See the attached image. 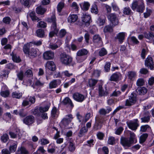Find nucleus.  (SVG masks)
<instances>
[{
  "instance_id": "obj_1",
  "label": "nucleus",
  "mask_w": 154,
  "mask_h": 154,
  "mask_svg": "<svg viewBox=\"0 0 154 154\" xmlns=\"http://www.w3.org/2000/svg\"><path fill=\"white\" fill-rule=\"evenodd\" d=\"M131 7L133 11L136 10L137 12L143 13L145 9L144 1L143 0H134Z\"/></svg>"
},
{
  "instance_id": "obj_2",
  "label": "nucleus",
  "mask_w": 154,
  "mask_h": 154,
  "mask_svg": "<svg viewBox=\"0 0 154 154\" xmlns=\"http://www.w3.org/2000/svg\"><path fill=\"white\" fill-rule=\"evenodd\" d=\"M60 61L62 64L66 66H69L72 63V58L66 54H62L60 55Z\"/></svg>"
},
{
  "instance_id": "obj_3",
  "label": "nucleus",
  "mask_w": 154,
  "mask_h": 154,
  "mask_svg": "<svg viewBox=\"0 0 154 154\" xmlns=\"http://www.w3.org/2000/svg\"><path fill=\"white\" fill-rule=\"evenodd\" d=\"M137 100V95L134 93H132L129 96L128 99L126 100L125 105L126 106H131L135 104Z\"/></svg>"
},
{
  "instance_id": "obj_4",
  "label": "nucleus",
  "mask_w": 154,
  "mask_h": 154,
  "mask_svg": "<svg viewBox=\"0 0 154 154\" xmlns=\"http://www.w3.org/2000/svg\"><path fill=\"white\" fill-rule=\"evenodd\" d=\"M107 18L113 27L118 24L119 19L116 14L114 13H110L108 15Z\"/></svg>"
},
{
  "instance_id": "obj_5",
  "label": "nucleus",
  "mask_w": 154,
  "mask_h": 154,
  "mask_svg": "<svg viewBox=\"0 0 154 154\" xmlns=\"http://www.w3.org/2000/svg\"><path fill=\"white\" fill-rule=\"evenodd\" d=\"M120 142L121 144L125 148L131 146L134 143L128 138L122 137L120 138Z\"/></svg>"
},
{
  "instance_id": "obj_6",
  "label": "nucleus",
  "mask_w": 154,
  "mask_h": 154,
  "mask_svg": "<svg viewBox=\"0 0 154 154\" xmlns=\"http://www.w3.org/2000/svg\"><path fill=\"white\" fill-rule=\"evenodd\" d=\"M139 122L137 119H135L133 121H130L127 123V125L129 128L133 131H136L139 126Z\"/></svg>"
},
{
  "instance_id": "obj_7",
  "label": "nucleus",
  "mask_w": 154,
  "mask_h": 154,
  "mask_svg": "<svg viewBox=\"0 0 154 154\" xmlns=\"http://www.w3.org/2000/svg\"><path fill=\"white\" fill-rule=\"evenodd\" d=\"M72 97L75 100L79 102H82L85 98L83 95L78 92L73 94Z\"/></svg>"
},
{
  "instance_id": "obj_8",
  "label": "nucleus",
  "mask_w": 154,
  "mask_h": 154,
  "mask_svg": "<svg viewBox=\"0 0 154 154\" xmlns=\"http://www.w3.org/2000/svg\"><path fill=\"white\" fill-rule=\"evenodd\" d=\"M43 57L46 60L52 59L54 57V53L51 51H47L43 53Z\"/></svg>"
},
{
  "instance_id": "obj_9",
  "label": "nucleus",
  "mask_w": 154,
  "mask_h": 154,
  "mask_svg": "<svg viewBox=\"0 0 154 154\" xmlns=\"http://www.w3.org/2000/svg\"><path fill=\"white\" fill-rule=\"evenodd\" d=\"M23 121L26 125H30L34 122V117L31 115L28 116L23 119Z\"/></svg>"
},
{
  "instance_id": "obj_10",
  "label": "nucleus",
  "mask_w": 154,
  "mask_h": 154,
  "mask_svg": "<svg viewBox=\"0 0 154 154\" xmlns=\"http://www.w3.org/2000/svg\"><path fill=\"white\" fill-rule=\"evenodd\" d=\"M151 115L148 111H145L143 114V117L141 118V122L148 123L150 120Z\"/></svg>"
},
{
  "instance_id": "obj_11",
  "label": "nucleus",
  "mask_w": 154,
  "mask_h": 154,
  "mask_svg": "<svg viewBox=\"0 0 154 154\" xmlns=\"http://www.w3.org/2000/svg\"><path fill=\"white\" fill-rule=\"evenodd\" d=\"M9 134L11 137L12 138H15L18 137L19 139H20L22 136V134L20 132V130L18 129H16L15 133L10 131Z\"/></svg>"
},
{
  "instance_id": "obj_12",
  "label": "nucleus",
  "mask_w": 154,
  "mask_h": 154,
  "mask_svg": "<svg viewBox=\"0 0 154 154\" xmlns=\"http://www.w3.org/2000/svg\"><path fill=\"white\" fill-rule=\"evenodd\" d=\"M146 66L149 67L151 70L154 68V64L152 58L149 56H148L146 59L145 63Z\"/></svg>"
},
{
  "instance_id": "obj_13",
  "label": "nucleus",
  "mask_w": 154,
  "mask_h": 154,
  "mask_svg": "<svg viewBox=\"0 0 154 154\" xmlns=\"http://www.w3.org/2000/svg\"><path fill=\"white\" fill-rule=\"evenodd\" d=\"M93 41L96 45L99 46L101 45L102 43L101 38L98 35H95L93 36Z\"/></svg>"
},
{
  "instance_id": "obj_14",
  "label": "nucleus",
  "mask_w": 154,
  "mask_h": 154,
  "mask_svg": "<svg viewBox=\"0 0 154 154\" xmlns=\"http://www.w3.org/2000/svg\"><path fill=\"white\" fill-rule=\"evenodd\" d=\"M45 68L51 71H54L56 69L55 64L53 61H48L45 65Z\"/></svg>"
},
{
  "instance_id": "obj_15",
  "label": "nucleus",
  "mask_w": 154,
  "mask_h": 154,
  "mask_svg": "<svg viewBox=\"0 0 154 154\" xmlns=\"http://www.w3.org/2000/svg\"><path fill=\"white\" fill-rule=\"evenodd\" d=\"M122 77V75L119 72H116L113 74L110 77L109 80L111 81L117 82Z\"/></svg>"
},
{
  "instance_id": "obj_16",
  "label": "nucleus",
  "mask_w": 154,
  "mask_h": 154,
  "mask_svg": "<svg viewBox=\"0 0 154 154\" xmlns=\"http://www.w3.org/2000/svg\"><path fill=\"white\" fill-rule=\"evenodd\" d=\"M98 91L99 95L100 97L106 96L108 94L107 89L103 88L101 85L99 86Z\"/></svg>"
},
{
  "instance_id": "obj_17",
  "label": "nucleus",
  "mask_w": 154,
  "mask_h": 154,
  "mask_svg": "<svg viewBox=\"0 0 154 154\" xmlns=\"http://www.w3.org/2000/svg\"><path fill=\"white\" fill-rule=\"evenodd\" d=\"M72 118V114L67 115L66 116V117L63 119L62 121V122L65 125H66L71 122Z\"/></svg>"
},
{
  "instance_id": "obj_18",
  "label": "nucleus",
  "mask_w": 154,
  "mask_h": 154,
  "mask_svg": "<svg viewBox=\"0 0 154 154\" xmlns=\"http://www.w3.org/2000/svg\"><path fill=\"white\" fill-rule=\"evenodd\" d=\"M82 20L86 25L88 26L91 21V17L88 14H83L82 17Z\"/></svg>"
},
{
  "instance_id": "obj_19",
  "label": "nucleus",
  "mask_w": 154,
  "mask_h": 154,
  "mask_svg": "<svg viewBox=\"0 0 154 154\" xmlns=\"http://www.w3.org/2000/svg\"><path fill=\"white\" fill-rule=\"evenodd\" d=\"M89 52L87 49L83 48L79 50L76 53L77 56H86Z\"/></svg>"
},
{
  "instance_id": "obj_20",
  "label": "nucleus",
  "mask_w": 154,
  "mask_h": 154,
  "mask_svg": "<svg viewBox=\"0 0 154 154\" xmlns=\"http://www.w3.org/2000/svg\"><path fill=\"white\" fill-rule=\"evenodd\" d=\"M78 19V17L76 14H70L68 18V21L69 23H74Z\"/></svg>"
},
{
  "instance_id": "obj_21",
  "label": "nucleus",
  "mask_w": 154,
  "mask_h": 154,
  "mask_svg": "<svg viewBox=\"0 0 154 154\" xmlns=\"http://www.w3.org/2000/svg\"><path fill=\"white\" fill-rule=\"evenodd\" d=\"M62 103L64 105L68 104L69 105L71 109H72L74 107V105L72 101L68 97H66L63 100Z\"/></svg>"
},
{
  "instance_id": "obj_22",
  "label": "nucleus",
  "mask_w": 154,
  "mask_h": 154,
  "mask_svg": "<svg viewBox=\"0 0 154 154\" xmlns=\"http://www.w3.org/2000/svg\"><path fill=\"white\" fill-rule=\"evenodd\" d=\"M125 33L122 32L119 33L116 35V38L118 39L120 43H122L124 39Z\"/></svg>"
},
{
  "instance_id": "obj_23",
  "label": "nucleus",
  "mask_w": 154,
  "mask_h": 154,
  "mask_svg": "<svg viewBox=\"0 0 154 154\" xmlns=\"http://www.w3.org/2000/svg\"><path fill=\"white\" fill-rule=\"evenodd\" d=\"M128 78L130 80H133L137 76L136 72L134 71H130L128 72Z\"/></svg>"
},
{
  "instance_id": "obj_24",
  "label": "nucleus",
  "mask_w": 154,
  "mask_h": 154,
  "mask_svg": "<svg viewBox=\"0 0 154 154\" xmlns=\"http://www.w3.org/2000/svg\"><path fill=\"white\" fill-rule=\"evenodd\" d=\"M37 52V49L34 48H32L29 51V53L28 55V56L30 58L34 57L36 56Z\"/></svg>"
},
{
  "instance_id": "obj_25",
  "label": "nucleus",
  "mask_w": 154,
  "mask_h": 154,
  "mask_svg": "<svg viewBox=\"0 0 154 154\" xmlns=\"http://www.w3.org/2000/svg\"><path fill=\"white\" fill-rule=\"evenodd\" d=\"M88 129L86 128L85 126H84L81 128L79 131L78 136L79 137H81L83 136L85 133L87 132Z\"/></svg>"
},
{
  "instance_id": "obj_26",
  "label": "nucleus",
  "mask_w": 154,
  "mask_h": 154,
  "mask_svg": "<svg viewBox=\"0 0 154 154\" xmlns=\"http://www.w3.org/2000/svg\"><path fill=\"white\" fill-rule=\"evenodd\" d=\"M122 12L123 14L129 15L132 13L131 10L129 7H125L123 9Z\"/></svg>"
},
{
  "instance_id": "obj_27",
  "label": "nucleus",
  "mask_w": 154,
  "mask_h": 154,
  "mask_svg": "<svg viewBox=\"0 0 154 154\" xmlns=\"http://www.w3.org/2000/svg\"><path fill=\"white\" fill-rule=\"evenodd\" d=\"M47 10L41 6H39L36 9V12L37 14H43Z\"/></svg>"
},
{
  "instance_id": "obj_28",
  "label": "nucleus",
  "mask_w": 154,
  "mask_h": 154,
  "mask_svg": "<svg viewBox=\"0 0 154 154\" xmlns=\"http://www.w3.org/2000/svg\"><path fill=\"white\" fill-rule=\"evenodd\" d=\"M57 86V80H53L49 84V87L50 89L56 88Z\"/></svg>"
},
{
  "instance_id": "obj_29",
  "label": "nucleus",
  "mask_w": 154,
  "mask_h": 154,
  "mask_svg": "<svg viewBox=\"0 0 154 154\" xmlns=\"http://www.w3.org/2000/svg\"><path fill=\"white\" fill-rule=\"evenodd\" d=\"M81 8L84 10H87L90 6V4L88 2H85L80 4Z\"/></svg>"
},
{
  "instance_id": "obj_30",
  "label": "nucleus",
  "mask_w": 154,
  "mask_h": 154,
  "mask_svg": "<svg viewBox=\"0 0 154 154\" xmlns=\"http://www.w3.org/2000/svg\"><path fill=\"white\" fill-rule=\"evenodd\" d=\"M130 137L128 139L133 143L137 142V139L135 134L131 131H130Z\"/></svg>"
},
{
  "instance_id": "obj_31",
  "label": "nucleus",
  "mask_w": 154,
  "mask_h": 154,
  "mask_svg": "<svg viewBox=\"0 0 154 154\" xmlns=\"http://www.w3.org/2000/svg\"><path fill=\"white\" fill-rule=\"evenodd\" d=\"M113 31V28L112 26L109 25L105 26L103 29V32L105 33H111Z\"/></svg>"
},
{
  "instance_id": "obj_32",
  "label": "nucleus",
  "mask_w": 154,
  "mask_h": 154,
  "mask_svg": "<svg viewBox=\"0 0 154 154\" xmlns=\"http://www.w3.org/2000/svg\"><path fill=\"white\" fill-rule=\"evenodd\" d=\"M148 137V134L147 133H144L141 135L140 137L139 142L140 143H144Z\"/></svg>"
},
{
  "instance_id": "obj_33",
  "label": "nucleus",
  "mask_w": 154,
  "mask_h": 154,
  "mask_svg": "<svg viewBox=\"0 0 154 154\" xmlns=\"http://www.w3.org/2000/svg\"><path fill=\"white\" fill-rule=\"evenodd\" d=\"M69 151L71 152L75 150V143L73 140H71L69 141Z\"/></svg>"
},
{
  "instance_id": "obj_34",
  "label": "nucleus",
  "mask_w": 154,
  "mask_h": 154,
  "mask_svg": "<svg viewBox=\"0 0 154 154\" xmlns=\"http://www.w3.org/2000/svg\"><path fill=\"white\" fill-rule=\"evenodd\" d=\"M13 61L16 63H19L21 61V60L19 56L13 53L11 54Z\"/></svg>"
},
{
  "instance_id": "obj_35",
  "label": "nucleus",
  "mask_w": 154,
  "mask_h": 154,
  "mask_svg": "<svg viewBox=\"0 0 154 154\" xmlns=\"http://www.w3.org/2000/svg\"><path fill=\"white\" fill-rule=\"evenodd\" d=\"M29 44H27L24 45L23 47V51L25 54H28L29 52Z\"/></svg>"
},
{
  "instance_id": "obj_36",
  "label": "nucleus",
  "mask_w": 154,
  "mask_h": 154,
  "mask_svg": "<svg viewBox=\"0 0 154 154\" xmlns=\"http://www.w3.org/2000/svg\"><path fill=\"white\" fill-rule=\"evenodd\" d=\"M100 122V120H97L95 122L93 126L94 129V130H97L101 128L102 127Z\"/></svg>"
},
{
  "instance_id": "obj_37",
  "label": "nucleus",
  "mask_w": 154,
  "mask_h": 154,
  "mask_svg": "<svg viewBox=\"0 0 154 154\" xmlns=\"http://www.w3.org/2000/svg\"><path fill=\"white\" fill-rule=\"evenodd\" d=\"M17 143L16 142H14L13 143V145H11L9 147V149L10 153H12L14 152L17 148Z\"/></svg>"
},
{
  "instance_id": "obj_38",
  "label": "nucleus",
  "mask_w": 154,
  "mask_h": 154,
  "mask_svg": "<svg viewBox=\"0 0 154 154\" xmlns=\"http://www.w3.org/2000/svg\"><path fill=\"white\" fill-rule=\"evenodd\" d=\"M116 140L114 137L112 136H109L108 137L107 143L111 145H113L115 143Z\"/></svg>"
},
{
  "instance_id": "obj_39",
  "label": "nucleus",
  "mask_w": 154,
  "mask_h": 154,
  "mask_svg": "<svg viewBox=\"0 0 154 154\" xmlns=\"http://www.w3.org/2000/svg\"><path fill=\"white\" fill-rule=\"evenodd\" d=\"M147 89L144 87H141L138 89V93L140 95L145 94L147 93Z\"/></svg>"
},
{
  "instance_id": "obj_40",
  "label": "nucleus",
  "mask_w": 154,
  "mask_h": 154,
  "mask_svg": "<svg viewBox=\"0 0 154 154\" xmlns=\"http://www.w3.org/2000/svg\"><path fill=\"white\" fill-rule=\"evenodd\" d=\"M36 34L38 37L42 38L44 35V31L42 29H38L36 31Z\"/></svg>"
},
{
  "instance_id": "obj_41",
  "label": "nucleus",
  "mask_w": 154,
  "mask_h": 154,
  "mask_svg": "<svg viewBox=\"0 0 154 154\" xmlns=\"http://www.w3.org/2000/svg\"><path fill=\"white\" fill-rule=\"evenodd\" d=\"M64 6V2H60L57 5V11L59 12H60L63 8Z\"/></svg>"
},
{
  "instance_id": "obj_42",
  "label": "nucleus",
  "mask_w": 154,
  "mask_h": 154,
  "mask_svg": "<svg viewBox=\"0 0 154 154\" xmlns=\"http://www.w3.org/2000/svg\"><path fill=\"white\" fill-rule=\"evenodd\" d=\"M18 154H27L28 153V151L23 147H21L18 150Z\"/></svg>"
},
{
  "instance_id": "obj_43",
  "label": "nucleus",
  "mask_w": 154,
  "mask_h": 154,
  "mask_svg": "<svg viewBox=\"0 0 154 154\" xmlns=\"http://www.w3.org/2000/svg\"><path fill=\"white\" fill-rule=\"evenodd\" d=\"M98 81L94 79H90L88 81V85L91 87L94 86L97 84Z\"/></svg>"
},
{
  "instance_id": "obj_44",
  "label": "nucleus",
  "mask_w": 154,
  "mask_h": 154,
  "mask_svg": "<svg viewBox=\"0 0 154 154\" xmlns=\"http://www.w3.org/2000/svg\"><path fill=\"white\" fill-rule=\"evenodd\" d=\"M66 33V32L65 29H62L60 31L58 34L59 37L62 38L64 37Z\"/></svg>"
},
{
  "instance_id": "obj_45",
  "label": "nucleus",
  "mask_w": 154,
  "mask_h": 154,
  "mask_svg": "<svg viewBox=\"0 0 154 154\" xmlns=\"http://www.w3.org/2000/svg\"><path fill=\"white\" fill-rule=\"evenodd\" d=\"M57 112L56 107H54L51 111V116L52 118H54L58 116Z\"/></svg>"
},
{
  "instance_id": "obj_46",
  "label": "nucleus",
  "mask_w": 154,
  "mask_h": 154,
  "mask_svg": "<svg viewBox=\"0 0 154 154\" xmlns=\"http://www.w3.org/2000/svg\"><path fill=\"white\" fill-rule=\"evenodd\" d=\"M87 58V56H77L76 58L77 62L79 63H81L85 60Z\"/></svg>"
},
{
  "instance_id": "obj_47",
  "label": "nucleus",
  "mask_w": 154,
  "mask_h": 154,
  "mask_svg": "<svg viewBox=\"0 0 154 154\" xmlns=\"http://www.w3.org/2000/svg\"><path fill=\"white\" fill-rule=\"evenodd\" d=\"M20 2L25 7L29 8L30 6L29 0H20Z\"/></svg>"
},
{
  "instance_id": "obj_48",
  "label": "nucleus",
  "mask_w": 154,
  "mask_h": 154,
  "mask_svg": "<svg viewBox=\"0 0 154 154\" xmlns=\"http://www.w3.org/2000/svg\"><path fill=\"white\" fill-rule=\"evenodd\" d=\"M107 51L104 48H102L99 51V55L101 57L104 56L107 54Z\"/></svg>"
},
{
  "instance_id": "obj_49",
  "label": "nucleus",
  "mask_w": 154,
  "mask_h": 154,
  "mask_svg": "<svg viewBox=\"0 0 154 154\" xmlns=\"http://www.w3.org/2000/svg\"><path fill=\"white\" fill-rule=\"evenodd\" d=\"M22 94L21 93L16 92H13L12 93V96L14 98L19 99L21 97Z\"/></svg>"
},
{
  "instance_id": "obj_50",
  "label": "nucleus",
  "mask_w": 154,
  "mask_h": 154,
  "mask_svg": "<svg viewBox=\"0 0 154 154\" xmlns=\"http://www.w3.org/2000/svg\"><path fill=\"white\" fill-rule=\"evenodd\" d=\"M9 72L8 70H3L2 72L0 77L3 78L4 77H8L9 74Z\"/></svg>"
},
{
  "instance_id": "obj_51",
  "label": "nucleus",
  "mask_w": 154,
  "mask_h": 154,
  "mask_svg": "<svg viewBox=\"0 0 154 154\" xmlns=\"http://www.w3.org/2000/svg\"><path fill=\"white\" fill-rule=\"evenodd\" d=\"M29 15L33 21L39 20L38 18L35 16V13L34 12L30 13Z\"/></svg>"
},
{
  "instance_id": "obj_52",
  "label": "nucleus",
  "mask_w": 154,
  "mask_h": 154,
  "mask_svg": "<svg viewBox=\"0 0 154 154\" xmlns=\"http://www.w3.org/2000/svg\"><path fill=\"white\" fill-rule=\"evenodd\" d=\"M48 21L51 23H56V18L55 15L52 13V16L49 18H48Z\"/></svg>"
},
{
  "instance_id": "obj_53",
  "label": "nucleus",
  "mask_w": 154,
  "mask_h": 154,
  "mask_svg": "<svg viewBox=\"0 0 154 154\" xmlns=\"http://www.w3.org/2000/svg\"><path fill=\"white\" fill-rule=\"evenodd\" d=\"M106 20V18L103 19L99 18L98 20L97 23L100 26H101L104 25Z\"/></svg>"
},
{
  "instance_id": "obj_54",
  "label": "nucleus",
  "mask_w": 154,
  "mask_h": 154,
  "mask_svg": "<svg viewBox=\"0 0 154 154\" xmlns=\"http://www.w3.org/2000/svg\"><path fill=\"white\" fill-rule=\"evenodd\" d=\"M123 128L122 127H120L115 129V133L118 135H120L122 132Z\"/></svg>"
},
{
  "instance_id": "obj_55",
  "label": "nucleus",
  "mask_w": 154,
  "mask_h": 154,
  "mask_svg": "<svg viewBox=\"0 0 154 154\" xmlns=\"http://www.w3.org/2000/svg\"><path fill=\"white\" fill-rule=\"evenodd\" d=\"M145 37L146 38L148 39H150L154 37V32L153 33L152 32H150L149 33L145 34Z\"/></svg>"
},
{
  "instance_id": "obj_56",
  "label": "nucleus",
  "mask_w": 154,
  "mask_h": 154,
  "mask_svg": "<svg viewBox=\"0 0 154 154\" xmlns=\"http://www.w3.org/2000/svg\"><path fill=\"white\" fill-rule=\"evenodd\" d=\"M91 11L92 13L97 14L98 13L97 7L96 5H94L92 6L91 9Z\"/></svg>"
},
{
  "instance_id": "obj_57",
  "label": "nucleus",
  "mask_w": 154,
  "mask_h": 154,
  "mask_svg": "<svg viewBox=\"0 0 154 154\" xmlns=\"http://www.w3.org/2000/svg\"><path fill=\"white\" fill-rule=\"evenodd\" d=\"M61 44V42H60V44L59 45L55 44H51L49 45V48L52 50H55L60 47Z\"/></svg>"
},
{
  "instance_id": "obj_58",
  "label": "nucleus",
  "mask_w": 154,
  "mask_h": 154,
  "mask_svg": "<svg viewBox=\"0 0 154 154\" xmlns=\"http://www.w3.org/2000/svg\"><path fill=\"white\" fill-rule=\"evenodd\" d=\"M39 142H41L42 145H45L49 143V141L47 139L42 138L39 140Z\"/></svg>"
},
{
  "instance_id": "obj_59",
  "label": "nucleus",
  "mask_w": 154,
  "mask_h": 154,
  "mask_svg": "<svg viewBox=\"0 0 154 154\" xmlns=\"http://www.w3.org/2000/svg\"><path fill=\"white\" fill-rule=\"evenodd\" d=\"M144 83V80L142 79H139L137 81L136 85L138 86H143Z\"/></svg>"
},
{
  "instance_id": "obj_60",
  "label": "nucleus",
  "mask_w": 154,
  "mask_h": 154,
  "mask_svg": "<svg viewBox=\"0 0 154 154\" xmlns=\"http://www.w3.org/2000/svg\"><path fill=\"white\" fill-rule=\"evenodd\" d=\"M1 95L4 97H6L9 96L10 94L9 91L8 90L3 91L1 92Z\"/></svg>"
},
{
  "instance_id": "obj_61",
  "label": "nucleus",
  "mask_w": 154,
  "mask_h": 154,
  "mask_svg": "<svg viewBox=\"0 0 154 154\" xmlns=\"http://www.w3.org/2000/svg\"><path fill=\"white\" fill-rule=\"evenodd\" d=\"M9 137L8 135L6 134H4L1 137V140L4 143L6 142L8 140Z\"/></svg>"
},
{
  "instance_id": "obj_62",
  "label": "nucleus",
  "mask_w": 154,
  "mask_h": 154,
  "mask_svg": "<svg viewBox=\"0 0 154 154\" xmlns=\"http://www.w3.org/2000/svg\"><path fill=\"white\" fill-rule=\"evenodd\" d=\"M49 109V107L48 106H46L45 107H40L39 110L41 112H44L47 111Z\"/></svg>"
},
{
  "instance_id": "obj_63",
  "label": "nucleus",
  "mask_w": 154,
  "mask_h": 154,
  "mask_svg": "<svg viewBox=\"0 0 154 154\" xmlns=\"http://www.w3.org/2000/svg\"><path fill=\"white\" fill-rule=\"evenodd\" d=\"M71 7L73 9L75 10V11L78 10L79 7L77 3L75 2H73L71 6Z\"/></svg>"
},
{
  "instance_id": "obj_64",
  "label": "nucleus",
  "mask_w": 154,
  "mask_h": 154,
  "mask_svg": "<svg viewBox=\"0 0 154 154\" xmlns=\"http://www.w3.org/2000/svg\"><path fill=\"white\" fill-rule=\"evenodd\" d=\"M17 77L20 80H22L23 77L24 76V75L23 74V72L22 71H20L19 72H18L17 75Z\"/></svg>"
}]
</instances>
